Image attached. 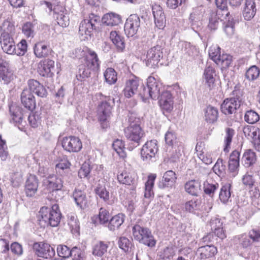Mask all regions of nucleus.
<instances>
[{"mask_svg": "<svg viewBox=\"0 0 260 260\" xmlns=\"http://www.w3.org/2000/svg\"><path fill=\"white\" fill-rule=\"evenodd\" d=\"M241 105L239 98H228L224 100L220 106L221 111L225 115L235 113Z\"/></svg>", "mask_w": 260, "mask_h": 260, "instance_id": "obj_13", "label": "nucleus"}, {"mask_svg": "<svg viewBox=\"0 0 260 260\" xmlns=\"http://www.w3.org/2000/svg\"><path fill=\"white\" fill-rule=\"evenodd\" d=\"M245 121L249 124H254L256 123L259 120V115L258 114L253 110H250L245 114Z\"/></svg>", "mask_w": 260, "mask_h": 260, "instance_id": "obj_57", "label": "nucleus"}, {"mask_svg": "<svg viewBox=\"0 0 260 260\" xmlns=\"http://www.w3.org/2000/svg\"><path fill=\"white\" fill-rule=\"evenodd\" d=\"M155 25L159 29L164 27L166 22V16L162 8L159 5H155L152 7Z\"/></svg>", "mask_w": 260, "mask_h": 260, "instance_id": "obj_23", "label": "nucleus"}, {"mask_svg": "<svg viewBox=\"0 0 260 260\" xmlns=\"http://www.w3.org/2000/svg\"><path fill=\"white\" fill-rule=\"evenodd\" d=\"M163 56V47L161 46L156 45L151 47L147 52L146 65L149 68H155L158 66Z\"/></svg>", "mask_w": 260, "mask_h": 260, "instance_id": "obj_8", "label": "nucleus"}, {"mask_svg": "<svg viewBox=\"0 0 260 260\" xmlns=\"http://www.w3.org/2000/svg\"><path fill=\"white\" fill-rule=\"evenodd\" d=\"M91 70H93L92 69L86 66L85 63L79 65L78 72L76 75L77 79L82 81L88 78L91 74Z\"/></svg>", "mask_w": 260, "mask_h": 260, "instance_id": "obj_51", "label": "nucleus"}, {"mask_svg": "<svg viewBox=\"0 0 260 260\" xmlns=\"http://www.w3.org/2000/svg\"><path fill=\"white\" fill-rule=\"evenodd\" d=\"M190 26L192 30L199 34V32L203 28V24L201 21L196 18L195 14H190L189 16Z\"/></svg>", "mask_w": 260, "mask_h": 260, "instance_id": "obj_58", "label": "nucleus"}, {"mask_svg": "<svg viewBox=\"0 0 260 260\" xmlns=\"http://www.w3.org/2000/svg\"><path fill=\"white\" fill-rule=\"evenodd\" d=\"M214 75L215 70L213 67L208 66L206 68L204 73V77L206 83L210 89L213 87L214 84Z\"/></svg>", "mask_w": 260, "mask_h": 260, "instance_id": "obj_46", "label": "nucleus"}, {"mask_svg": "<svg viewBox=\"0 0 260 260\" xmlns=\"http://www.w3.org/2000/svg\"><path fill=\"white\" fill-rule=\"evenodd\" d=\"M226 166L225 162L221 158H218L213 167V171L219 176H223L226 173Z\"/></svg>", "mask_w": 260, "mask_h": 260, "instance_id": "obj_55", "label": "nucleus"}, {"mask_svg": "<svg viewBox=\"0 0 260 260\" xmlns=\"http://www.w3.org/2000/svg\"><path fill=\"white\" fill-rule=\"evenodd\" d=\"M0 43L3 51L8 54L12 55L15 53V43L13 35L2 33L0 37Z\"/></svg>", "mask_w": 260, "mask_h": 260, "instance_id": "obj_18", "label": "nucleus"}, {"mask_svg": "<svg viewBox=\"0 0 260 260\" xmlns=\"http://www.w3.org/2000/svg\"><path fill=\"white\" fill-rule=\"evenodd\" d=\"M124 136L126 139L131 142L127 146L126 149L132 151L139 146L142 138L144 136V133L139 124L131 123L124 129Z\"/></svg>", "mask_w": 260, "mask_h": 260, "instance_id": "obj_4", "label": "nucleus"}, {"mask_svg": "<svg viewBox=\"0 0 260 260\" xmlns=\"http://www.w3.org/2000/svg\"><path fill=\"white\" fill-rule=\"evenodd\" d=\"M57 253L59 257L68 258L72 255V249L71 250L64 245H59L57 248Z\"/></svg>", "mask_w": 260, "mask_h": 260, "instance_id": "obj_64", "label": "nucleus"}, {"mask_svg": "<svg viewBox=\"0 0 260 260\" xmlns=\"http://www.w3.org/2000/svg\"><path fill=\"white\" fill-rule=\"evenodd\" d=\"M32 248L38 256L44 258H52L55 254L54 248L50 244L43 242L34 243Z\"/></svg>", "mask_w": 260, "mask_h": 260, "instance_id": "obj_11", "label": "nucleus"}, {"mask_svg": "<svg viewBox=\"0 0 260 260\" xmlns=\"http://www.w3.org/2000/svg\"><path fill=\"white\" fill-rule=\"evenodd\" d=\"M124 216L123 214H118L113 216L109 220L107 227L110 231H114L118 229L124 222Z\"/></svg>", "mask_w": 260, "mask_h": 260, "instance_id": "obj_40", "label": "nucleus"}, {"mask_svg": "<svg viewBox=\"0 0 260 260\" xmlns=\"http://www.w3.org/2000/svg\"><path fill=\"white\" fill-rule=\"evenodd\" d=\"M75 53L76 57L79 59L84 57V63L86 66L92 69L93 71L99 69L100 61L95 51L88 48H85V50L78 48L75 50Z\"/></svg>", "mask_w": 260, "mask_h": 260, "instance_id": "obj_5", "label": "nucleus"}, {"mask_svg": "<svg viewBox=\"0 0 260 260\" xmlns=\"http://www.w3.org/2000/svg\"><path fill=\"white\" fill-rule=\"evenodd\" d=\"M133 235L135 240L149 248H153L156 244L151 231L147 227L140 224H136L132 228Z\"/></svg>", "mask_w": 260, "mask_h": 260, "instance_id": "obj_3", "label": "nucleus"}, {"mask_svg": "<svg viewBox=\"0 0 260 260\" xmlns=\"http://www.w3.org/2000/svg\"><path fill=\"white\" fill-rule=\"evenodd\" d=\"M142 22L137 14L131 15L126 19L124 24V31L128 37H132L137 34L140 28Z\"/></svg>", "mask_w": 260, "mask_h": 260, "instance_id": "obj_10", "label": "nucleus"}, {"mask_svg": "<svg viewBox=\"0 0 260 260\" xmlns=\"http://www.w3.org/2000/svg\"><path fill=\"white\" fill-rule=\"evenodd\" d=\"M54 17L59 25L66 27L69 25V16L67 10L63 7L57 6L54 9Z\"/></svg>", "mask_w": 260, "mask_h": 260, "instance_id": "obj_22", "label": "nucleus"}, {"mask_svg": "<svg viewBox=\"0 0 260 260\" xmlns=\"http://www.w3.org/2000/svg\"><path fill=\"white\" fill-rule=\"evenodd\" d=\"M61 214L59 210L58 205L54 204L51 208L43 207L41 208L39 215L38 220L41 226H57L60 221Z\"/></svg>", "mask_w": 260, "mask_h": 260, "instance_id": "obj_1", "label": "nucleus"}, {"mask_svg": "<svg viewBox=\"0 0 260 260\" xmlns=\"http://www.w3.org/2000/svg\"><path fill=\"white\" fill-rule=\"evenodd\" d=\"M149 88L147 85L146 86L143 84L140 85L138 95L141 96L142 100L144 102H146L149 99H152V95Z\"/></svg>", "mask_w": 260, "mask_h": 260, "instance_id": "obj_63", "label": "nucleus"}, {"mask_svg": "<svg viewBox=\"0 0 260 260\" xmlns=\"http://www.w3.org/2000/svg\"><path fill=\"white\" fill-rule=\"evenodd\" d=\"M147 83L152 95V99H158L160 94L164 90L161 82L154 77L149 76L147 79Z\"/></svg>", "mask_w": 260, "mask_h": 260, "instance_id": "obj_17", "label": "nucleus"}, {"mask_svg": "<svg viewBox=\"0 0 260 260\" xmlns=\"http://www.w3.org/2000/svg\"><path fill=\"white\" fill-rule=\"evenodd\" d=\"M157 141L152 140L147 141L141 149V157L146 162L154 161L158 151Z\"/></svg>", "mask_w": 260, "mask_h": 260, "instance_id": "obj_7", "label": "nucleus"}, {"mask_svg": "<svg viewBox=\"0 0 260 260\" xmlns=\"http://www.w3.org/2000/svg\"><path fill=\"white\" fill-rule=\"evenodd\" d=\"M103 25L113 26L118 25L121 21V16L114 13H109L105 14L102 17Z\"/></svg>", "mask_w": 260, "mask_h": 260, "instance_id": "obj_30", "label": "nucleus"}, {"mask_svg": "<svg viewBox=\"0 0 260 260\" xmlns=\"http://www.w3.org/2000/svg\"><path fill=\"white\" fill-rule=\"evenodd\" d=\"M94 191L95 194L104 202L108 204H111L110 201L109 191L105 186L98 185L95 188Z\"/></svg>", "mask_w": 260, "mask_h": 260, "instance_id": "obj_47", "label": "nucleus"}, {"mask_svg": "<svg viewBox=\"0 0 260 260\" xmlns=\"http://www.w3.org/2000/svg\"><path fill=\"white\" fill-rule=\"evenodd\" d=\"M256 160L255 153L251 149L246 150L243 153L241 162L246 168H248L254 164Z\"/></svg>", "mask_w": 260, "mask_h": 260, "instance_id": "obj_36", "label": "nucleus"}, {"mask_svg": "<svg viewBox=\"0 0 260 260\" xmlns=\"http://www.w3.org/2000/svg\"><path fill=\"white\" fill-rule=\"evenodd\" d=\"M96 95L102 100L99 105L98 111L101 127L106 128L109 126L107 120L111 114V110L114 105V99L109 96H105L101 92L96 93Z\"/></svg>", "mask_w": 260, "mask_h": 260, "instance_id": "obj_2", "label": "nucleus"}, {"mask_svg": "<svg viewBox=\"0 0 260 260\" xmlns=\"http://www.w3.org/2000/svg\"><path fill=\"white\" fill-rule=\"evenodd\" d=\"M54 68V61L51 59L41 61L38 67V72L42 77H50L53 75L52 71Z\"/></svg>", "mask_w": 260, "mask_h": 260, "instance_id": "obj_21", "label": "nucleus"}, {"mask_svg": "<svg viewBox=\"0 0 260 260\" xmlns=\"http://www.w3.org/2000/svg\"><path fill=\"white\" fill-rule=\"evenodd\" d=\"M39 181L37 177L34 175H30L26 181L25 192L27 197H33L37 191Z\"/></svg>", "mask_w": 260, "mask_h": 260, "instance_id": "obj_25", "label": "nucleus"}, {"mask_svg": "<svg viewBox=\"0 0 260 260\" xmlns=\"http://www.w3.org/2000/svg\"><path fill=\"white\" fill-rule=\"evenodd\" d=\"M36 23L27 22L22 26V32L27 38H33L36 34Z\"/></svg>", "mask_w": 260, "mask_h": 260, "instance_id": "obj_54", "label": "nucleus"}, {"mask_svg": "<svg viewBox=\"0 0 260 260\" xmlns=\"http://www.w3.org/2000/svg\"><path fill=\"white\" fill-rule=\"evenodd\" d=\"M182 51L184 55H186L189 57V59H195L199 54L198 49L188 42L183 43Z\"/></svg>", "mask_w": 260, "mask_h": 260, "instance_id": "obj_34", "label": "nucleus"}, {"mask_svg": "<svg viewBox=\"0 0 260 260\" xmlns=\"http://www.w3.org/2000/svg\"><path fill=\"white\" fill-rule=\"evenodd\" d=\"M27 51V44L25 40L22 39L19 42L17 46L15 45V50L13 55H16L19 56H22L25 55Z\"/></svg>", "mask_w": 260, "mask_h": 260, "instance_id": "obj_59", "label": "nucleus"}, {"mask_svg": "<svg viewBox=\"0 0 260 260\" xmlns=\"http://www.w3.org/2000/svg\"><path fill=\"white\" fill-rule=\"evenodd\" d=\"M156 177V175L155 174H152L148 176L145 186L144 197L145 198L149 199L153 195L152 188Z\"/></svg>", "mask_w": 260, "mask_h": 260, "instance_id": "obj_43", "label": "nucleus"}, {"mask_svg": "<svg viewBox=\"0 0 260 260\" xmlns=\"http://www.w3.org/2000/svg\"><path fill=\"white\" fill-rule=\"evenodd\" d=\"M140 85V80L136 77L127 80L122 91L124 96L126 98H130L135 94H138Z\"/></svg>", "mask_w": 260, "mask_h": 260, "instance_id": "obj_14", "label": "nucleus"}, {"mask_svg": "<svg viewBox=\"0 0 260 260\" xmlns=\"http://www.w3.org/2000/svg\"><path fill=\"white\" fill-rule=\"evenodd\" d=\"M225 133L226 134L224 139L225 146L223 150L224 152H228L229 151L232 138L234 135L235 132L233 129L228 127L226 128Z\"/></svg>", "mask_w": 260, "mask_h": 260, "instance_id": "obj_61", "label": "nucleus"}, {"mask_svg": "<svg viewBox=\"0 0 260 260\" xmlns=\"http://www.w3.org/2000/svg\"><path fill=\"white\" fill-rule=\"evenodd\" d=\"M100 22L99 16L91 13L88 17L81 21L79 27V32L81 36H85L84 38L87 39L90 37L94 30L97 27V25Z\"/></svg>", "mask_w": 260, "mask_h": 260, "instance_id": "obj_6", "label": "nucleus"}, {"mask_svg": "<svg viewBox=\"0 0 260 260\" xmlns=\"http://www.w3.org/2000/svg\"><path fill=\"white\" fill-rule=\"evenodd\" d=\"M104 76L106 82L110 85L113 84L117 81V73L112 68H107L104 72Z\"/></svg>", "mask_w": 260, "mask_h": 260, "instance_id": "obj_53", "label": "nucleus"}, {"mask_svg": "<svg viewBox=\"0 0 260 260\" xmlns=\"http://www.w3.org/2000/svg\"><path fill=\"white\" fill-rule=\"evenodd\" d=\"M256 4L254 0H246L243 11V16L245 20L249 21L255 15Z\"/></svg>", "mask_w": 260, "mask_h": 260, "instance_id": "obj_28", "label": "nucleus"}, {"mask_svg": "<svg viewBox=\"0 0 260 260\" xmlns=\"http://www.w3.org/2000/svg\"><path fill=\"white\" fill-rule=\"evenodd\" d=\"M233 243L237 245V247L244 249L247 248L252 244L250 239L246 234L235 236L233 239Z\"/></svg>", "mask_w": 260, "mask_h": 260, "instance_id": "obj_32", "label": "nucleus"}, {"mask_svg": "<svg viewBox=\"0 0 260 260\" xmlns=\"http://www.w3.org/2000/svg\"><path fill=\"white\" fill-rule=\"evenodd\" d=\"M226 20L223 23V29L229 37H231L234 34L235 21L233 17H230V12L225 13Z\"/></svg>", "mask_w": 260, "mask_h": 260, "instance_id": "obj_33", "label": "nucleus"}, {"mask_svg": "<svg viewBox=\"0 0 260 260\" xmlns=\"http://www.w3.org/2000/svg\"><path fill=\"white\" fill-rule=\"evenodd\" d=\"M220 55V48L217 45L212 46L209 50V55L210 58L216 63H219V57Z\"/></svg>", "mask_w": 260, "mask_h": 260, "instance_id": "obj_60", "label": "nucleus"}, {"mask_svg": "<svg viewBox=\"0 0 260 260\" xmlns=\"http://www.w3.org/2000/svg\"><path fill=\"white\" fill-rule=\"evenodd\" d=\"M231 184L225 183L222 186L220 189L219 198L220 201L223 204H226L230 200L231 197Z\"/></svg>", "mask_w": 260, "mask_h": 260, "instance_id": "obj_41", "label": "nucleus"}, {"mask_svg": "<svg viewBox=\"0 0 260 260\" xmlns=\"http://www.w3.org/2000/svg\"><path fill=\"white\" fill-rule=\"evenodd\" d=\"M15 31V27L11 21V18L8 17L5 19L0 26V31L2 33L13 35Z\"/></svg>", "mask_w": 260, "mask_h": 260, "instance_id": "obj_49", "label": "nucleus"}, {"mask_svg": "<svg viewBox=\"0 0 260 260\" xmlns=\"http://www.w3.org/2000/svg\"><path fill=\"white\" fill-rule=\"evenodd\" d=\"M51 48L47 43L44 42H38L34 47V52L38 58L46 57L51 53Z\"/></svg>", "mask_w": 260, "mask_h": 260, "instance_id": "obj_26", "label": "nucleus"}, {"mask_svg": "<svg viewBox=\"0 0 260 260\" xmlns=\"http://www.w3.org/2000/svg\"><path fill=\"white\" fill-rule=\"evenodd\" d=\"M177 176L172 170L166 171L158 183V186L161 189H169L173 187L176 183Z\"/></svg>", "mask_w": 260, "mask_h": 260, "instance_id": "obj_19", "label": "nucleus"}, {"mask_svg": "<svg viewBox=\"0 0 260 260\" xmlns=\"http://www.w3.org/2000/svg\"><path fill=\"white\" fill-rule=\"evenodd\" d=\"M219 187V184L216 182L206 181L203 183L204 193L211 198H213L216 191Z\"/></svg>", "mask_w": 260, "mask_h": 260, "instance_id": "obj_42", "label": "nucleus"}, {"mask_svg": "<svg viewBox=\"0 0 260 260\" xmlns=\"http://www.w3.org/2000/svg\"><path fill=\"white\" fill-rule=\"evenodd\" d=\"M205 117L207 122H214L218 117L217 109L211 106H208L205 110Z\"/></svg>", "mask_w": 260, "mask_h": 260, "instance_id": "obj_44", "label": "nucleus"}, {"mask_svg": "<svg viewBox=\"0 0 260 260\" xmlns=\"http://www.w3.org/2000/svg\"><path fill=\"white\" fill-rule=\"evenodd\" d=\"M240 152L238 150L233 151L230 154L229 160V169L234 172L239 166Z\"/></svg>", "mask_w": 260, "mask_h": 260, "instance_id": "obj_38", "label": "nucleus"}, {"mask_svg": "<svg viewBox=\"0 0 260 260\" xmlns=\"http://www.w3.org/2000/svg\"><path fill=\"white\" fill-rule=\"evenodd\" d=\"M217 253V248L212 244L205 245L199 247L196 251V255L200 260L214 257Z\"/></svg>", "mask_w": 260, "mask_h": 260, "instance_id": "obj_15", "label": "nucleus"}, {"mask_svg": "<svg viewBox=\"0 0 260 260\" xmlns=\"http://www.w3.org/2000/svg\"><path fill=\"white\" fill-rule=\"evenodd\" d=\"M200 183L197 180H191L187 182L184 186L185 191L189 194L197 196L200 190Z\"/></svg>", "mask_w": 260, "mask_h": 260, "instance_id": "obj_39", "label": "nucleus"}, {"mask_svg": "<svg viewBox=\"0 0 260 260\" xmlns=\"http://www.w3.org/2000/svg\"><path fill=\"white\" fill-rule=\"evenodd\" d=\"M94 223H99L100 224L107 226L110 218L109 212L104 208H101L98 215L93 217Z\"/></svg>", "mask_w": 260, "mask_h": 260, "instance_id": "obj_35", "label": "nucleus"}, {"mask_svg": "<svg viewBox=\"0 0 260 260\" xmlns=\"http://www.w3.org/2000/svg\"><path fill=\"white\" fill-rule=\"evenodd\" d=\"M220 15V11L219 10L213 11L210 13L208 24V27L210 29L215 30L218 28L221 21L219 17Z\"/></svg>", "mask_w": 260, "mask_h": 260, "instance_id": "obj_48", "label": "nucleus"}, {"mask_svg": "<svg viewBox=\"0 0 260 260\" xmlns=\"http://www.w3.org/2000/svg\"><path fill=\"white\" fill-rule=\"evenodd\" d=\"M9 113L11 116L10 122L17 125L20 129L19 125L23 120V110L17 103H12L9 104Z\"/></svg>", "mask_w": 260, "mask_h": 260, "instance_id": "obj_16", "label": "nucleus"}, {"mask_svg": "<svg viewBox=\"0 0 260 260\" xmlns=\"http://www.w3.org/2000/svg\"><path fill=\"white\" fill-rule=\"evenodd\" d=\"M28 90L41 98L47 96V91L44 86L39 81L35 79H29L27 81Z\"/></svg>", "mask_w": 260, "mask_h": 260, "instance_id": "obj_24", "label": "nucleus"}, {"mask_svg": "<svg viewBox=\"0 0 260 260\" xmlns=\"http://www.w3.org/2000/svg\"><path fill=\"white\" fill-rule=\"evenodd\" d=\"M43 185L52 193V195L60 191L63 187L62 178L55 174H49L43 181Z\"/></svg>", "mask_w": 260, "mask_h": 260, "instance_id": "obj_9", "label": "nucleus"}, {"mask_svg": "<svg viewBox=\"0 0 260 260\" xmlns=\"http://www.w3.org/2000/svg\"><path fill=\"white\" fill-rule=\"evenodd\" d=\"M61 145L64 150L69 152H78L82 148V143L78 137L69 136L63 137Z\"/></svg>", "mask_w": 260, "mask_h": 260, "instance_id": "obj_12", "label": "nucleus"}, {"mask_svg": "<svg viewBox=\"0 0 260 260\" xmlns=\"http://www.w3.org/2000/svg\"><path fill=\"white\" fill-rule=\"evenodd\" d=\"M73 198L76 205L80 209H84L87 206V199L86 193L79 189H75L73 193Z\"/></svg>", "mask_w": 260, "mask_h": 260, "instance_id": "obj_31", "label": "nucleus"}, {"mask_svg": "<svg viewBox=\"0 0 260 260\" xmlns=\"http://www.w3.org/2000/svg\"><path fill=\"white\" fill-rule=\"evenodd\" d=\"M118 247L124 252L128 251L131 249L132 243L129 239L125 237H120L117 241Z\"/></svg>", "mask_w": 260, "mask_h": 260, "instance_id": "obj_62", "label": "nucleus"}, {"mask_svg": "<svg viewBox=\"0 0 260 260\" xmlns=\"http://www.w3.org/2000/svg\"><path fill=\"white\" fill-rule=\"evenodd\" d=\"M260 70L256 66H251L246 72L245 78L249 81H253L256 80L259 76Z\"/></svg>", "mask_w": 260, "mask_h": 260, "instance_id": "obj_52", "label": "nucleus"}, {"mask_svg": "<svg viewBox=\"0 0 260 260\" xmlns=\"http://www.w3.org/2000/svg\"><path fill=\"white\" fill-rule=\"evenodd\" d=\"M112 146L120 157L122 158L126 157V153L124 151L125 149V145L122 140L119 139L116 140L113 142Z\"/></svg>", "mask_w": 260, "mask_h": 260, "instance_id": "obj_56", "label": "nucleus"}, {"mask_svg": "<svg viewBox=\"0 0 260 260\" xmlns=\"http://www.w3.org/2000/svg\"><path fill=\"white\" fill-rule=\"evenodd\" d=\"M108 245L103 241H100L93 245L92 254L95 256L102 257L107 252Z\"/></svg>", "mask_w": 260, "mask_h": 260, "instance_id": "obj_45", "label": "nucleus"}, {"mask_svg": "<svg viewBox=\"0 0 260 260\" xmlns=\"http://www.w3.org/2000/svg\"><path fill=\"white\" fill-rule=\"evenodd\" d=\"M175 92L177 95H178L181 93V90L178 84H176L173 85V90L172 92L171 91L165 90L162 91L159 97V104L162 103L163 102L165 103L168 101L169 102L170 101H171V102H174L173 95L175 94Z\"/></svg>", "mask_w": 260, "mask_h": 260, "instance_id": "obj_29", "label": "nucleus"}, {"mask_svg": "<svg viewBox=\"0 0 260 260\" xmlns=\"http://www.w3.org/2000/svg\"><path fill=\"white\" fill-rule=\"evenodd\" d=\"M20 100L22 105L29 111H33L36 108L35 98L30 90L25 88L20 95Z\"/></svg>", "mask_w": 260, "mask_h": 260, "instance_id": "obj_20", "label": "nucleus"}, {"mask_svg": "<svg viewBox=\"0 0 260 260\" xmlns=\"http://www.w3.org/2000/svg\"><path fill=\"white\" fill-rule=\"evenodd\" d=\"M110 39L115 45L118 52H123L125 47L124 38L119 32L111 31L110 34Z\"/></svg>", "mask_w": 260, "mask_h": 260, "instance_id": "obj_27", "label": "nucleus"}, {"mask_svg": "<svg viewBox=\"0 0 260 260\" xmlns=\"http://www.w3.org/2000/svg\"><path fill=\"white\" fill-rule=\"evenodd\" d=\"M201 204V200L199 199H193L188 201L185 203L184 205L185 211L195 214L200 211Z\"/></svg>", "mask_w": 260, "mask_h": 260, "instance_id": "obj_37", "label": "nucleus"}, {"mask_svg": "<svg viewBox=\"0 0 260 260\" xmlns=\"http://www.w3.org/2000/svg\"><path fill=\"white\" fill-rule=\"evenodd\" d=\"M117 177L118 182L121 184L130 185L134 183V178L129 173L125 170L119 172Z\"/></svg>", "mask_w": 260, "mask_h": 260, "instance_id": "obj_50", "label": "nucleus"}]
</instances>
